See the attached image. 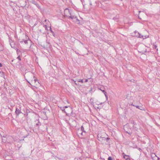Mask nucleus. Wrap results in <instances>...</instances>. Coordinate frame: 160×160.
<instances>
[{
	"instance_id": "6ab92c4d",
	"label": "nucleus",
	"mask_w": 160,
	"mask_h": 160,
	"mask_svg": "<svg viewBox=\"0 0 160 160\" xmlns=\"http://www.w3.org/2000/svg\"><path fill=\"white\" fill-rule=\"evenodd\" d=\"M122 155H123V157L124 158H125V156H128V157H129L130 156H129V155H125L124 153V152H123L122 153Z\"/></svg>"
},
{
	"instance_id": "cd10ccee",
	"label": "nucleus",
	"mask_w": 160,
	"mask_h": 160,
	"mask_svg": "<svg viewBox=\"0 0 160 160\" xmlns=\"http://www.w3.org/2000/svg\"><path fill=\"white\" fill-rule=\"evenodd\" d=\"M79 82L78 81L76 83H75V84H76V85H79Z\"/></svg>"
},
{
	"instance_id": "39448f33",
	"label": "nucleus",
	"mask_w": 160,
	"mask_h": 160,
	"mask_svg": "<svg viewBox=\"0 0 160 160\" xmlns=\"http://www.w3.org/2000/svg\"><path fill=\"white\" fill-rule=\"evenodd\" d=\"M35 122L36 123V126L38 129H39V126L41 125V123L39 121V119H36L35 121Z\"/></svg>"
},
{
	"instance_id": "7c9ffc66",
	"label": "nucleus",
	"mask_w": 160,
	"mask_h": 160,
	"mask_svg": "<svg viewBox=\"0 0 160 160\" xmlns=\"http://www.w3.org/2000/svg\"><path fill=\"white\" fill-rule=\"evenodd\" d=\"M83 82H87L88 81V80L87 79H86L85 80V81H84V80H83Z\"/></svg>"
},
{
	"instance_id": "8fccbe9b",
	"label": "nucleus",
	"mask_w": 160,
	"mask_h": 160,
	"mask_svg": "<svg viewBox=\"0 0 160 160\" xmlns=\"http://www.w3.org/2000/svg\"><path fill=\"white\" fill-rule=\"evenodd\" d=\"M82 2V0H81Z\"/></svg>"
},
{
	"instance_id": "2eb2a0df",
	"label": "nucleus",
	"mask_w": 160,
	"mask_h": 160,
	"mask_svg": "<svg viewBox=\"0 0 160 160\" xmlns=\"http://www.w3.org/2000/svg\"><path fill=\"white\" fill-rule=\"evenodd\" d=\"M131 105H132V106H135V105H133L132 104H131ZM135 107L137 108H138V109H139L140 110H142V109L141 108H142L141 107H140V106H135Z\"/></svg>"
},
{
	"instance_id": "c756f323",
	"label": "nucleus",
	"mask_w": 160,
	"mask_h": 160,
	"mask_svg": "<svg viewBox=\"0 0 160 160\" xmlns=\"http://www.w3.org/2000/svg\"><path fill=\"white\" fill-rule=\"evenodd\" d=\"M126 160H130V159L129 158H125Z\"/></svg>"
},
{
	"instance_id": "a18cd8bd",
	"label": "nucleus",
	"mask_w": 160,
	"mask_h": 160,
	"mask_svg": "<svg viewBox=\"0 0 160 160\" xmlns=\"http://www.w3.org/2000/svg\"><path fill=\"white\" fill-rule=\"evenodd\" d=\"M155 123L156 124V125H158V124L156 123V122H155Z\"/></svg>"
},
{
	"instance_id": "aec40b11",
	"label": "nucleus",
	"mask_w": 160,
	"mask_h": 160,
	"mask_svg": "<svg viewBox=\"0 0 160 160\" xmlns=\"http://www.w3.org/2000/svg\"><path fill=\"white\" fill-rule=\"evenodd\" d=\"M134 33L135 34V36H136V35H137L138 36V35L139 33L138 32V31H135L134 32Z\"/></svg>"
},
{
	"instance_id": "bb28decb",
	"label": "nucleus",
	"mask_w": 160,
	"mask_h": 160,
	"mask_svg": "<svg viewBox=\"0 0 160 160\" xmlns=\"http://www.w3.org/2000/svg\"><path fill=\"white\" fill-rule=\"evenodd\" d=\"M79 82H83V81L82 79H81L79 81H78Z\"/></svg>"
},
{
	"instance_id": "7ed1b4c3",
	"label": "nucleus",
	"mask_w": 160,
	"mask_h": 160,
	"mask_svg": "<svg viewBox=\"0 0 160 160\" xmlns=\"http://www.w3.org/2000/svg\"><path fill=\"white\" fill-rule=\"evenodd\" d=\"M71 12H70L69 10L67 8H66L64 11V14L65 16L68 17Z\"/></svg>"
},
{
	"instance_id": "a878e982",
	"label": "nucleus",
	"mask_w": 160,
	"mask_h": 160,
	"mask_svg": "<svg viewBox=\"0 0 160 160\" xmlns=\"http://www.w3.org/2000/svg\"><path fill=\"white\" fill-rule=\"evenodd\" d=\"M44 27L45 28V29H46V30L47 29V25H44Z\"/></svg>"
},
{
	"instance_id": "2f4dec72",
	"label": "nucleus",
	"mask_w": 160,
	"mask_h": 160,
	"mask_svg": "<svg viewBox=\"0 0 160 160\" xmlns=\"http://www.w3.org/2000/svg\"><path fill=\"white\" fill-rule=\"evenodd\" d=\"M28 134L26 136H24L23 137L24 138H25L27 137L28 136Z\"/></svg>"
},
{
	"instance_id": "72a5a7b5",
	"label": "nucleus",
	"mask_w": 160,
	"mask_h": 160,
	"mask_svg": "<svg viewBox=\"0 0 160 160\" xmlns=\"http://www.w3.org/2000/svg\"><path fill=\"white\" fill-rule=\"evenodd\" d=\"M37 81V79H35L34 80V81L35 82H36Z\"/></svg>"
},
{
	"instance_id": "c9c22d12",
	"label": "nucleus",
	"mask_w": 160,
	"mask_h": 160,
	"mask_svg": "<svg viewBox=\"0 0 160 160\" xmlns=\"http://www.w3.org/2000/svg\"><path fill=\"white\" fill-rule=\"evenodd\" d=\"M12 41V40L11 39H9V42L10 43L11 42V41Z\"/></svg>"
},
{
	"instance_id": "e433bc0d",
	"label": "nucleus",
	"mask_w": 160,
	"mask_h": 160,
	"mask_svg": "<svg viewBox=\"0 0 160 160\" xmlns=\"http://www.w3.org/2000/svg\"><path fill=\"white\" fill-rule=\"evenodd\" d=\"M10 2H15V1H12V0H10Z\"/></svg>"
},
{
	"instance_id": "dca6fc26",
	"label": "nucleus",
	"mask_w": 160,
	"mask_h": 160,
	"mask_svg": "<svg viewBox=\"0 0 160 160\" xmlns=\"http://www.w3.org/2000/svg\"><path fill=\"white\" fill-rule=\"evenodd\" d=\"M50 31H51V32L52 33L53 36L54 37H55V34L54 33V32H53V31L52 30V29L51 27H49Z\"/></svg>"
},
{
	"instance_id": "ea45409f",
	"label": "nucleus",
	"mask_w": 160,
	"mask_h": 160,
	"mask_svg": "<svg viewBox=\"0 0 160 160\" xmlns=\"http://www.w3.org/2000/svg\"><path fill=\"white\" fill-rule=\"evenodd\" d=\"M72 80L74 82V83L75 84V83H76L77 82L76 81H74L73 80Z\"/></svg>"
},
{
	"instance_id": "4be33fe9",
	"label": "nucleus",
	"mask_w": 160,
	"mask_h": 160,
	"mask_svg": "<svg viewBox=\"0 0 160 160\" xmlns=\"http://www.w3.org/2000/svg\"><path fill=\"white\" fill-rule=\"evenodd\" d=\"M20 55H18V57L17 58V59H18V60H19L20 61L21 60V58L20 57Z\"/></svg>"
},
{
	"instance_id": "f257e3e1",
	"label": "nucleus",
	"mask_w": 160,
	"mask_h": 160,
	"mask_svg": "<svg viewBox=\"0 0 160 160\" xmlns=\"http://www.w3.org/2000/svg\"><path fill=\"white\" fill-rule=\"evenodd\" d=\"M130 121L131 124H132L133 126V128L135 130L137 131L140 128L139 124L137 123L134 120H131Z\"/></svg>"
},
{
	"instance_id": "393cba45",
	"label": "nucleus",
	"mask_w": 160,
	"mask_h": 160,
	"mask_svg": "<svg viewBox=\"0 0 160 160\" xmlns=\"http://www.w3.org/2000/svg\"><path fill=\"white\" fill-rule=\"evenodd\" d=\"M108 160H112V158L111 157H109L108 158Z\"/></svg>"
},
{
	"instance_id": "79ce46f5",
	"label": "nucleus",
	"mask_w": 160,
	"mask_h": 160,
	"mask_svg": "<svg viewBox=\"0 0 160 160\" xmlns=\"http://www.w3.org/2000/svg\"><path fill=\"white\" fill-rule=\"evenodd\" d=\"M2 66V64L1 63H0V67H1Z\"/></svg>"
},
{
	"instance_id": "c03bdc74",
	"label": "nucleus",
	"mask_w": 160,
	"mask_h": 160,
	"mask_svg": "<svg viewBox=\"0 0 160 160\" xmlns=\"http://www.w3.org/2000/svg\"><path fill=\"white\" fill-rule=\"evenodd\" d=\"M82 132H82L81 133V134L82 135Z\"/></svg>"
},
{
	"instance_id": "5701e85b",
	"label": "nucleus",
	"mask_w": 160,
	"mask_h": 160,
	"mask_svg": "<svg viewBox=\"0 0 160 160\" xmlns=\"http://www.w3.org/2000/svg\"><path fill=\"white\" fill-rule=\"evenodd\" d=\"M100 90L102 91V92L104 93V94H107V92H105V90H101V89H100Z\"/></svg>"
},
{
	"instance_id": "4c0bfd02",
	"label": "nucleus",
	"mask_w": 160,
	"mask_h": 160,
	"mask_svg": "<svg viewBox=\"0 0 160 160\" xmlns=\"http://www.w3.org/2000/svg\"><path fill=\"white\" fill-rule=\"evenodd\" d=\"M27 81L31 85H32L31 84V83L29 82L27 80Z\"/></svg>"
},
{
	"instance_id": "09e8293b",
	"label": "nucleus",
	"mask_w": 160,
	"mask_h": 160,
	"mask_svg": "<svg viewBox=\"0 0 160 160\" xmlns=\"http://www.w3.org/2000/svg\"><path fill=\"white\" fill-rule=\"evenodd\" d=\"M6 160H11V159H8V160L7 159Z\"/></svg>"
},
{
	"instance_id": "6e6552de",
	"label": "nucleus",
	"mask_w": 160,
	"mask_h": 160,
	"mask_svg": "<svg viewBox=\"0 0 160 160\" xmlns=\"http://www.w3.org/2000/svg\"><path fill=\"white\" fill-rule=\"evenodd\" d=\"M98 138H98V140H105L107 142H108L110 139V138H102V137H101L100 138L98 137Z\"/></svg>"
},
{
	"instance_id": "4468645a",
	"label": "nucleus",
	"mask_w": 160,
	"mask_h": 160,
	"mask_svg": "<svg viewBox=\"0 0 160 160\" xmlns=\"http://www.w3.org/2000/svg\"><path fill=\"white\" fill-rule=\"evenodd\" d=\"M0 76L4 78V73L2 71H0Z\"/></svg>"
},
{
	"instance_id": "f3484780",
	"label": "nucleus",
	"mask_w": 160,
	"mask_h": 160,
	"mask_svg": "<svg viewBox=\"0 0 160 160\" xmlns=\"http://www.w3.org/2000/svg\"><path fill=\"white\" fill-rule=\"evenodd\" d=\"M15 49L17 50V54L18 55H20V50H19L17 48H16Z\"/></svg>"
},
{
	"instance_id": "f03ea898",
	"label": "nucleus",
	"mask_w": 160,
	"mask_h": 160,
	"mask_svg": "<svg viewBox=\"0 0 160 160\" xmlns=\"http://www.w3.org/2000/svg\"><path fill=\"white\" fill-rule=\"evenodd\" d=\"M68 18L71 19L72 20H73V22H77V21H79V20L78 19V18L77 17L75 16L74 15H72L71 13V14L69 15V16L68 17Z\"/></svg>"
},
{
	"instance_id": "9b49d317",
	"label": "nucleus",
	"mask_w": 160,
	"mask_h": 160,
	"mask_svg": "<svg viewBox=\"0 0 160 160\" xmlns=\"http://www.w3.org/2000/svg\"><path fill=\"white\" fill-rule=\"evenodd\" d=\"M66 111L67 112H68L69 113V114L71 113H72V108H69L68 109L66 110Z\"/></svg>"
},
{
	"instance_id": "0eeeda50",
	"label": "nucleus",
	"mask_w": 160,
	"mask_h": 160,
	"mask_svg": "<svg viewBox=\"0 0 160 160\" xmlns=\"http://www.w3.org/2000/svg\"><path fill=\"white\" fill-rule=\"evenodd\" d=\"M15 113L16 115L18 116V115L22 112L18 108H16Z\"/></svg>"
},
{
	"instance_id": "ddd939ff",
	"label": "nucleus",
	"mask_w": 160,
	"mask_h": 160,
	"mask_svg": "<svg viewBox=\"0 0 160 160\" xmlns=\"http://www.w3.org/2000/svg\"><path fill=\"white\" fill-rule=\"evenodd\" d=\"M10 45L12 48L15 49V44L13 43V42H11L10 43Z\"/></svg>"
},
{
	"instance_id": "58836bf2",
	"label": "nucleus",
	"mask_w": 160,
	"mask_h": 160,
	"mask_svg": "<svg viewBox=\"0 0 160 160\" xmlns=\"http://www.w3.org/2000/svg\"><path fill=\"white\" fill-rule=\"evenodd\" d=\"M68 106H65L64 107H63V108H68Z\"/></svg>"
},
{
	"instance_id": "de8ad7c7",
	"label": "nucleus",
	"mask_w": 160,
	"mask_h": 160,
	"mask_svg": "<svg viewBox=\"0 0 160 160\" xmlns=\"http://www.w3.org/2000/svg\"><path fill=\"white\" fill-rule=\"evenodd\" d=\"M14 60H12V62H13Z\"/></svg>"
},
{
	"instance_id": "20e7f679",
	"label": "nucleus",
	"mask_w": 160,
	"mask_h": 160,
	"mask_svg": "<svg viewBox=\"0 0 160 160\" xmlns=\"http://www.w3.org/2000/svg\"><path fill=\"white\" fill-rule=\"evenodd\" d=\"M23 35L21 36V37H19L18 39V41L20 42L21 43L25 41L26 38L25 36H23V35Z\"/></svg>"
},
{
	"instance_id": "f704fd0d",
	"label": "nucleus",
	"mask_w": 160,
	"mask_h": 160,
	"mask_svg": "<svg viewBox=\"0 0 160 160\" xmlns=\"http://www.w3.org/2000/svg\"><path fill=\"white\" fill-rule=\"evenodd\" d=\"M105 97L106 98H107V99L108 98V96L107 95V94H105Z\"/></svg>"
},
{
	"instance_id": "a211bd4d",
	"label": "nucleus",
	"mask_w": 160,
	"mask_h": 160,
	"mask_svg": "<svg viewBox=\"0 0 160 160\" xmlns=\"http://www.w3.org/2000/svg\"><path fill=\"white\" fill-rule=\"evenodd\" d=\"M81 130H82V132L85 133H86V131L84 130V127L82 126L81 128Z\"/></svg>"
},
{
	"instance_id": "b1692460",
	"label": "nucleus",
	"mask_w": 160,
	"mask_h": 160,
	"mask_svg": "<svg viewBox=\"0 0 160 160\" xmlns=\"http://www.w3.org/2000/svg\"><path fill=\"white\" fill-rule=\"evenodd\" d=\"M89 4L90 6L92 5V2L91 0H89Z\"/></svg>"
},
{
	"instance_id": "423d86ee",
	"label": "nucleus",
	"mask_w": 160,
	"mask_h": 160,
	"mask_svg": "<svg viewBox=\"0 0 160 160\" xmlns=\"http://www.w3.org/2000/svg\"><path fill=\"white\" fill-rule=\"evenodd\" d=\"M23 36H25L26 38L25 41L24 42V43L25 44H27L28 43V40H29L31 42V40L29 39V38L26 34H25V35H23Z\"/></svg>"
},
{
	"instance_id": "49530a36",
	"label": "nucleus",
	"mask_w": 160,
	"mask_h": 160,
	"mask_svg": "<svg viewBox=\"0 0 160 160\" xmlns=\"http://www.w3.org/2000/svg\"><path fill=\"white\" fill-rule=\"evenodd\" d=\"M18 63H19V64H20H20H21V63H20L19 62H18Z\"/></svg>"
},
{
	"instance_id": "1a4fd4ad",
	"label": "nucleus",
	"mask_w": 160,
	"mask_h": 160,
	"mask_svg": "<svg viewBox=\"0 0 160 160\" xmlns=\"http://www.w3.org/2000/svg\"><path fill=\"white\" fill-rule=\"evenodd\" d=\"M60 108L61 109V110L63 112H64L65 113H66V115L67 116H68L69 115V113L68 112H67L65 110V109L63 107H61Z\"/></svg>"
},
{
	"instance_id": "f8f14e48",
	"label": "nucleus",
	"mask_w": 160,
	"mask_h": 160,
	"mask_svg": "<svg viewBox=\"0 0 160 160\" xmlns=\"http://www.w3.org/2000/svg\"><path fill=\"white\" fill-rule=\"evenodd\" d=\"M136 37H137L138 38H144V36H142V35L140 33H139L138 35H136Z\"/></svg>"
},
{
	"instance_id": "412c9836",
	"label": "nucleus",
	"mask_w": 160,
	"mask_h": 160,
	"mask_svg": "<svg viewBox=\"0 0 160 160\" xmlns=\"http://www.w3.org/2000/svg\"><path fill=\"white\" fill-rule=\"evenodd\" d=\"M32 3L35 5L36 6H38V4L35 1H33L32 2Z\"/></svg>"
},
{
	"instance_id": "37998d69",
	"label": "nucleus",
	"mask_w": 160,
	"mask_h": 160,
	"mask_svg": "<svg viewBox=\"0 0 160 160\" xmlns=\"http://www.w3.org/2000/svg\"><path fill=\"white\" fill-rule=\"evenodd\" d=\"M154 47H155V48H156L157 46L156 45H155L154 46Z\"/></svg>"
},
{
	"instance_id": "c85d7f7f",
	"label": "nucleus",
	"mask_w": 160,
	"mask_h": 160,
	"mask_svg": "<svg viewBox=\"0 0 160 160\" xmlns=\"http://www.w3.org/2000/svg\"><path fill=\"white\" fill-rule=\"evenodd\" d=\"M126 132L128 133L130 135L132 134V132H128L127 131H126Z\"/></svg>"
},
{
	"instance_id": "9d476101",
	"label": "nucleus",
	"mask_w": 160,
	"mask_h": 160,
	"mask_svg": "<svg viewBox=\"0 0 160 160\" xmlns=\"http://www.w3.org/2000/svg\"><path fill=\"white\" fill-rule=\"evenodd\" d=\"M0 135H1V137L2 138V142H5L6 141V137L4 136V135L2 136L1 134H0Z\"/></svg>"
},
{
	"instance_id": "473e14b6",
	"label": "nucleus",
	"mask_w": 160,
	"mask_h": 160,
	"mask_svg": "<svg viewBox=\"0 0 160 160\" xmlns=\"http://www.w3.org/2000/svg\"><path fill=\"white\" fill-rule=\"evenodd\" d=\"M3 48H0V51H3Z\"/></svg>"
},
{
	"instance_id": "a19ab883",
	"label": "nucleus",
	"mask_w": 160,
	"mask_h": 160,
	"mask_svg": "<svg viewBox=\"0 0 160 160\" xmlns=\"http://www.w3.org/2000/svg\"><path fill=\"white\" fill-rule=\"evenodd\" d=\"M156 156L158 158V160H159V159H160V158H159V157H157V156H156Z\"/></svg>"
}]
</instances>
